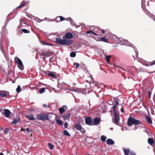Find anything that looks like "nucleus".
<instances>
[{
	"instance_id": "obj_1",
	"label": "nucleus",
	"mask_w": 155,
	"mask_h": 155,
	"mask_svg": "<svg viewBox=\"0 0 155 155\" xmlns=\"http://www.w3.org/2000/svg\"><path fill=\"white\" fill-rule=\"evenodd\" d=\"M73 38L72 34L69 32H67L65 35L63 37V39L60 38H58L56 39L55 42L56 43L61 45H67L69 46L74 42L73 40L70 39Z\"/></svg>"
},
{
	"instance_id": "obj_2",
	"label": "nucleus",
	"mask_w": 155,
	"mask_h": 155,
	"mask_svg": "<svg viewBox=\"0 0 155 155\" xmlns=\"http://www.w3.org/2000/svg\"><path fill=\"white\" fill-rule=\"evenodd\" d=\"M127 124L129 126H130L133 124L136 125L141 124V123L139 120L130 117L128 119Z\"/></svg>"
},
{
	"instance_id": "obj_3",
	"label": "nucleus",
	"mask_w": 155,
	"mask_h": 155,
	"mask_svg": "<svg viewBox=\"0 0 155 155\" xmlns=\"http://www.w3.org/2000/svg\"><path fill=\"white\" fill-rule=\"evenodd\" d=\"M50 118V116L45 113L38 114L37 116V119L39 120H49Z\"/></svg>"
},
{
	"instance_id": "obj_4",
	"label": "nucleus",
	"mask_w": 155,
	"mask_h": 155,
	"mask_svg": "<svg viewBox=\"0 0 155 155\" xmlns=\"http://www.w3.org/2000/svg\"><path fill=\"white\" fill-rule=\"evenodd\" d=\"M14 60L19 68L21 70H23L24 66L21 60L18 57H16L15 58Z\"/></svg>"
},
{
	"instance_id": "obj_5",
	"label": "nucleus",
	"mask_w": 155,
	"mask_h": 155,
	"mask_svg": "<svg viewBox=\"0 0 155 155\" xmlns=\"http://www.w3.org/2000/svg\"><path fill=\"white\" fill-rule=\"evenodd\" d=\"M39 54L40 56H43L42 58V59L44 60H45L46 57L51 56L50 52H48V51H43L41 53H39Z\"/></svg>"
},
{
	"instance_id": "obj_6",
	"label": "nucleus",
	"mask_w": 155,
	"mask_h": 155,
	"mask_svg": "<svg viewBox=\"0 0 155 155\" xmlns=\"http://www.w3.org/2000/svg\"><path fill=\"white\" fill-rule=\"evenodd\" d=\"M75 127L78 130L80 131L81 132L84 133L86 132L85 130L79 124H75Z\"/></svg>"
},
{
	"instance_id": "obj_7",
	"label": "nucleus",
	"mask_w": 155,
	"mask_h": 155,
	"mask_svg": "<svg viewBox=\"0 0 155 155\" xmlns=\"http://www.w3.org/2000/svg\"><path fill=\"white\" fill-rule=\"evenodd\" d=\"M94 124L93 125H99L100 122L101 120L98 117H95L93 119Z\"/></svg>"
},
{
	"instance_id": "obj_8",
	"label": "nucleus",
	"mask_w": 155,
	"mask_h": 155,
	"mask_svg": "<svg viewBox=\"0 0 155 155\" xmlns=\"http://www.w3.org/2000/svg\"><path fill=\"white\" fill-rule=\"evenodd\" d=\"M8 92L5 91H0V97H6L9 94Z\"/></svg>"
},
{
	"instance_id": "obj_9",
	"label": "nucleus",
	"mask_w": 155,
	"mask_h": 155,
	"mask_svg": "<svg viewBox=\"0 0 155 155\" xmlns=\"http://www.w3.org/2000/svg\"><path fill=\"white\" fill-rule=\"evenodd\" d=\"M28 3V2L25 1V0L21 3V5L16 8V9H18L21 8H23L26 6Z\"/></svg>"
},
{
	"instance_id": "obj_10",
	"label": "nucleus",
	"mask_w": 155,
	"mask_h": 155,
	"mask_svg": "<svg viewBox=\"0 0 155 155\" xmlns=\"http://www.w3.org/2000/svg\"><path fill=\"white\" fill-rule=\"evenodd\" d=\"M71 115V114L70 113H68L65 115H63L61 117L64 120H68L69 121L70 119Z\"/></svg>"
},
{
	"instance_id": "obj_11",
	"label": "nucleus",
	"mask_w": 155,
	"mask_h": 155,
	"mask_svg": "<svg viewBox=\"0 0 155 155\" xmlns=\"http://www.w3.org/2000/svg\"><path fill=\"white\" fill-rule=\"evenodd\" d=\"M66 108H67V107L66 105H63L62 107L59 108V110L60 114H62L63 113L65 112Z\"/></svg>"
},
{
	"instance_id": "obj_12",
	"label": "nucleus",
	"mask_w": 155,
	"mask_h": 155,
	"mask_svg": "<svg viewBox=\"0 0 155 155\" xmlns=\"http://www.w3.org/2000/svg\"><path fill=\"white\" fill-rule=\"evenodd\" d=\"M92 119L90 117H87L85 119V122L86 123L90 125H91V123L92 122Z\"/></svg>"
},
{
	"instance_id": "obj_13",
	"label": "nucleus",
	"mask_w": 155,
	"mask_h": 155,
	"mask_svg": "<svg viewBox=\"0 0 155 155\" xmlns=\"http://www.w3.org/2000/svg\"><path fill=\"white\" fill-rule=\"evenodd\" d=\"M115 120L114 123L116 124H118L119 119V115L117 114H114Z\"/></svg>"
},
{
	"instance_id": "obj_14",
	"label": "nucleus",
	"mask_w": 155,
	"mask_h": 155,
	"mask_svg": "<svg viewBox=\"0 0 155 155\" xmlns=\"http://www.w3.org/2000/svg\"><path fill=\"white\" fill-rule=\"evenodd\" d=\"M5 116L6 117H8L10 115L11 112L10 110L7 109H5L4 110Z\"/></svg>"
},
{
	"instance_id": "obj_15",
	"label": "nucleus",
	"mask_w": 155,
	"mask_h": 155,
	"mask_svg": "<svg viewBox=\"0 0 155 155\" xmlns=\"http://www.w3.org/2000/svg\"><path fill=\"white\" fill-rule=\"evenodd\" d=\"M145 119L147 121V122L150 124L152 123V121L151 118L148 116L145 115Z\"/></svg>"
},
{
	"instance_id": "obj_16",
	"label": "nucleus",
	"mask_w": 155,
	"mask_h": 155,
	"mask_svg": "<svg viewBox=\"0 0 155 155\" xmlns=\"http://www.w3.org/2000/svg\"><path fill=\"white\" fill-rule=\"evenodd\" d=\"M106 142L108 144L112 145L114 144V141L110 139H108L106 140Z\"/></svg>"
},
{
	"instance_id": "obj_17",
	"label": "nucleus",
	"mask_w": 155,
	"mask_h": 155,
	"mask_svg": "<svg viewBox=\"0 0 155 155\" xmlns=\"http://www.w3.org/2000/svg\"><path fill=\"white\" fill-rule=\"evenodd\" d=\"M99 41H103L105 42L108 43V40L107 39H106L105 37H103L99 39Z\"/></svg>"
},
{
	"instance_id": "obj_18",
	"label": "nucleus",
	"mask_w": 155,
	"mask_h": 155,
	"mask_svg": "<svg viewBox=\"0 0 155 155\" xmlns=\"http://www.w3.org/2000/svg\"><path fill=\"white\" fill-rule=\"evenodd\" d=\"M124 151L125 155H128L130 152V149L129 148L124 149Z\"/></svg>"
},
{
	"instance_id": "obj_19",
	"label": "nucleus",
	"mask_w": 155,
	"mask_h": 155,
	"mask_svg": "<svg viewBox=\"0 0 155 155\" xmlns=\"http://www.w3.org/2000/svg\"><path fill=\"white\" fill-rule=\"evenodd\" d=\"M148 142L149 144L152 145L154 143V140L152 138H150L148 139Z\"/></svg>"
},
{
	"instance_id": "obj_20",
	"label": "nucleus",
	"mask_w": 155,
	"mask_h": 155,
	"mask_svg": "<svg viewBox=\"0 0 155 155\" xmlns=\"http://www.w3.org/2000/svg\"><path fill=\"white\" fill-rule=\"evenodd\" d=\"M91 33H92L93 35H96V36H97L99 35H98L97 34L95 33L94 32L92 31H90V30L88 31H87V32L86 33L87 34H89Z\"/></svg>"
},
{
	"instance_id": "obj_21",
	"label": "nucleus",
	"mask_w": 155,
	"mask_h": 155,
	"mask_svg": "<svg viewBox=\"0 0 155 155\" xmlns=\"http://www.w3.org/2000/svg\"><path fill=\"white\" fill-rule=\"evenodd\" d=\"M29 118V120H35V119L33 117V116L31 114H29L26 116Z\"/></svg>"
},
{
	"instance_id": "obj_22",
	"label": "nucleus",
	"mask_w": 155,
	"mask_h": 155,
	"mask_svg": "<svg viewBox=\"0 0 155 155\" xmlns=\"http://www.w3.org/2000/svg\"><path fill=\"white\" fill-rule=\"evenodd\" d=\"M63 134L67 136L68 137H70V134L66 130H65L64 131Z\"/></svg>"
},
{
	"instance_id": "obj_23",
	"label": "nucleus",
	"mask_w": 155,
	"mask_h": 155,
	"mask_svg": "<svg viewBox=\"0 0 155 155\" xmlns=\"http://www.w3.org/2000/svg\"><path fill=\"white\" fill-rule=\"evenodd\" d=\"M48 76L51 77L53 78H55L56 77V75L52 73H49L48 74Z\"/></svg>"
},
{
	"instance_id": "obj_24",
	"label": "nucleus",
	"mask_w": 155,
	"mask_h": 155,
	"mask_svg": "<svg viewBox=\"0 0 155 155\" xmlns=\"http://www.w3.org/2000/svg\"><path fill=\"white\" fill-rule=\"evenodd\" d=\"M111 55L106 56L105 57L106 60L107 62H110V58Z\"/></svg>"
},
{
	"instance_id": "obj_25",
	"label": "nucleus",
	"mask_w": 155,
	"mask_h": 155,
	"mask_svg": "<svg viewBox=\"0 0 155 155\" xmlns=\"http://www.w3.org/2000/svg\"><path fill=\"white\" fill-rule=\"evenodd\" d=\"M107 137L104 135H102L101 137V140L102 141L104 142L105 141Z\"/></svg>"
},
{
	"instance_id": "obj_26",
	"label": "nucleus",
	"mask_w": 155,
	"mask_h": 155,
	"mask_svg": "<svg viewBox=\"0 0 155 155\" xmlns=\"http://www.w3.org/2000/svg\"><path fill=\"white\" fill-rule=\"evenodd\" d=\"M45 89L44 87H42L39 89V92L41 94H42L45 92Z\"/></svg>"
},
{
	"instance_id": "obj_27",
	"label": "nucleus",
	"mask_w": 155,
	"mask_h": 155,
	"mask_svg": "<svg viewBox=\"0 0 155 155\" xmlns=\"http://www.w3.org/2000/svg\"><path fill=\"white\" fill-rule=\"evenodd\" d=\"M48 145L49 146V148L51 150H53L54 147L53 145L51 143H48Z\"/></svg>"
},
{
	"instance_id": "obj_28",
	"label": "nucleus",
	"mask_w": 155,
	"mask_h": 155,
	"mask_svg": "<svg viewBox=\"0 0 155 155\" xmlns=\"http://www.w3.org/2000/svg\"><path fill=\"white\" fill-rule=\"evenodd\" d=\"M56 121L57 123L59 125H62L63 124V122L61 120H58L56 119Z\"/></svg>"
},
{
	"instance_id": "obj_29",
	"label": "nucleus",
	"mask_w": 155,
	"mask_h": 155,
	"mask_svg": "<svg viewBox=\"0 0 155 155\" xmlns=\"http://www.w3.org/2000/svg\"><path fill=\"white\" fill-rule=\"evenodd\" d=\"M76 55V53L74 52H72L70 54V56L71 57H74Z\"/></svg>"
},
{
	"instance_id": "obj_30",
	"label": "nucleus",
	"mask_w": 155,
	"mask_h": 155,
	"mask_svg": "<svg viewBox=\"0 0 155 155\" xmlns=\"http://www.w3.org/2000/svg\"><path fill=\"white\" fill-rule=\"evenodd\" d=\"M16 91L18 93H19L21 91V87L20 85H18Z\"/></svg>"
},
{
	"instance_id": "obj_31",
	"label": "nucleus",
	"mask_w": 155,
	"mask_h": 155,
	"mask_svg": "<svg viewBox=\"0 0 155 155\" xmlns=\"http://www.w3.org/2000/svg\"><path fill=\"white\" fill-rule=\"evenodd\" d=\"M154 64H155V60L153 61H152L151 62H149V64H147V66H149L150 65L151 66V65H154Z\"/></svg>"
},
{
	"instance_id": "obj_32",
	"label": "nucleus",
	"mask_w": 155,
	"mask_h": 155,
	"mask_svg": "<svg viewBox=\"0 0 155 155\" xmlns=\"http://www.w3.org/2000/svg\"><path fill=\"white\" fill-rule=\"evenodd\" d=\"M41 44L43 45H51V44L49 43H48L46 42L45 41H42L41 42Z\"/></svg>"
},
{
	"instance_id": "obj_33",
	"label": "nucleus",
	"mask_w": 155,
	"mask_h": 155,
	"mask_svg": "<svg viewBox=\"0 0 155 155\" xmlns=\"http://www.w3.org/2000/svg\"><path fill=\"white\" fill-rule=\"evenodd\" d=\"M21 30L22 32H24L25 33H28L30 32V31H29L26 29H21Z\"/></svg>"
},
{
	"instance_id": "obj_34",
	"label": "nucleus",
	"mask_w": 155,
	"mask_h": 155,
	"mask_svg": "<svg viewBox=\"0 0 155 155\" xmlns=\"http://www.w3.org/2000/svg\"><path fill=\"white\" fill-rule=\"evenodd\" d=\"M60 18V21H63L65 19V18H64L63 17H62L61 16L57 17L56 18L57 19L58 18Z\"/></svg>"
},
{
	"instance_id": "obj_35",
	"label": "nucleus",
	"mask_w": 155,
	"mask_h": 155,
	"mask_svg": "<svg viewBox=\"0 0 155 155\" xmlns=\"http://www.w3.org/2000/svg\"><path fill=\"white\" fill-rule=\"evenodd\" d=\"M10 128H9L6 129L4 131V132L6 134H7L9 131Z\"/></svg>"
},
{
	"instance_id": "obj_36",
	"label": "nucleus",
	"mask_w": 155,
	"mask_h": 155,
	"mask_svg": "<svg viewBox=\"0 0 155 155\" xmlns=\"http://www.w3.org/2000/svg\"><path fill=\"white\" fill-rule=\"evenodd\" d=\"M116 105H114L111 108L113 109L114 111V113L117 114L116 112Z\"/></svg>"
},
{
	"instance_id": "obj_37",
	"label": "nucleus",
	"mask_w": 155,
	"mask_h": 155,
	"mask_svg": "<svg viewBox=\"0 0 155 155\" xmlns=\"http://www.w3.org/2000/svg\"><path fill=\"white\" fill-rule=\"evenodd\" d=\"M118 98L117 99V98H116L115 99H114V101L115 103V105H116H116H118L119 104V102L118 101Z\"/></svg>"
},
{
	"instance_id": "obj_38",
	"label": "nucleus",
	"mask_w": 155,
	"mask_h": 155,
	"mask_svg": "<svg viewBox=\"0 0 155 155\" xmlns=\"http://www.w3.org/2000/svg\"><path fill=\"white\" fill-rule=\"evenodd\" d=\"M74 64L75 65L76 68H78L80 66V64L78 63H75Z\"/></svg>"
},
{
	"instance_id": "obj_39",
	"label": "nucleus",
	"mask_w": 155,
	"mask_h": 155,
	"mask_svg": "<svg viewBox=\"0 0 155 155\" xmlns=\"http://www.w3.org/2000/svg\"><path fill=\"white\" fill-rule=\"evenodd\" d=\"M17 123V121L16 119H15V120H14V121L12 122V123L13 124H16Z\"/></svg>"
},
{
	"instance_id": "obj_40",
	"label": "nucleus",
	"mask_w": 155,
	"mask_h": 155,
	"mask_svg": "<svg viewBox=\"0 0 155 155\" xmlns=\"http://www.w3.org/2000/svg\"><path fill=\"white\" fill-rule=\"evenodd\" d=\"M151 94V92L150 91H148V94L149 98H150V97Z\"/></svg>"
},
{
	"instance_id": "obj_41",
	"label": "nucleus",
	"mask_w": 155,
	"mask_h": 155,
	"mask_svg": "<svg viewBox=\"0 0 155 155\" xmlns=\"http://www.w3.org/2000/svg\"><path fill=\"white\" fill-rule=\"evenodd\" d=\"M68 126V124L67 122H65L64 124V127L65 128H67Z\"/></svg>"
},
{
	"instance_id": "obj_42",
	"label": "nucleus",
	"mask_w": 155,
	"mask_h": 155,
	"mask_svg": "<svg viewBox=\"0 0 155 155\" xmlns=\"http://www.w3.org/2000/svg\"><path fill=\"white\" fill-rule=\"evenodd\" d=\"M130 155H136L135 153L133 152H130Z\"/></svg>"
},
{
	"instance_id": "obj_43",
	"label": "nucleus",
	"mask_w": 155,
	"mask_h": 155,
	"mask_svg": "<svg viewBox=\"0 0 155 155\" xmlns=\"http://www.w3.org/2000/svg\"><path fill=\"white\" fill-rule=\"evenodd\" d=\"M43 106L44 107H49V105H47L46 104H43Z\"/></svg>"
},
{
	"instance_id": "obj_44",
	"label": "nucleus",
	"mask_w": 155,
	"mask_h": 155,
	"mask_svg": "<svg viewBox=\"0 0 155 155\" xmlns=\"http://www.w3.org/2000/svg\"><path fill=\"white\" fill-rule=\"evenodd\" d=\"M120 111L122 112H124V108L122 107Z\"/></svg>"
},
{
	"instance_id": "obj_45",
	"label": "nucleus",
	"mask_w": 155,
	"mask_h": 155,
	"mask_svg": "<svg viewBox=\"0 0 155 155\" xmlns=\"http://www.w3.org/2000/svg\"><path fill=\"white\" fill-rule=\"evenodd\" d=\"M101 31H102V33L103 34H104L105 32V31H104V30H103V29H101Z\"/></svg>"
},
{
	"instance_id": "obj_46",
	"label": "nucleus",
	"mask_w": 155,
	"mask_h": 155,
	"mask_svg": "<svg viewBox=\"0 0 155 155\" xmlns=\"http://www.w3.org/2000/svg\"><path fill=\"white\" fill-rule=\"evenodd\" d=\"M26 130H27V131L28 132V133H29L30 132V131H29V129L28 128H27V129H26Z\"/></svg>"
},
{
	"instance_id": "obj_47",
	"label": "nucleus",
	"mask_w": 155,
	"mask_h": 155,
	"mask_svg": "<svg viewBox=\"0 0 155 155\" xmlns=\"http://www.w3.org/2000/svg\"><path fill=\"white\" fill-rule=\"evenodd\" d=\"M25 130L24 129H23L22 128H21V131H23V130Z\"/></svg>"
},
{
	"instance_id": "obj_48",
	"label": "nucleus",
	"mask_w": 155,
	"mask_h": 155,
	"mask_svg": "<svg viewBox=\"0 0 155 155\" xmlns=\"http://www.w3.org/2000/svg\"><path fill=\"white\" fill-rule=\"evenodd\" d=\"M155 72V71H154L153 72H149L148 73H149V74H151L153 72Z\"/></svg>"
},
{
	"instance_id": "obj_49",
	"label": "nucleus",
	"mask_w": 155,
	"mask_h": 155,
	"mask_svg": "<svg viewBox=\"0 0 155 155\" xmlns=\"http://www.w3.org/2000/svg\"><path fill=\"white\" fill-rule=\"evenodd\" d=\"M0 155H4V154L2 153H0Z\"/></svg>"
},
{
	"instance_id": "obj_50",
	"label": "nucleus",
	"mask_w": 155,
	"mask_h": 155,
	"mask_svg": "<svg viewBox=\"0 0 155 155\" xmlns=\"http://www.w3.org/2000/svg\"><path fill=\"white\" fill-rule=\"evenodd\" d=\"M76 37L77 38H78V35H77V36H76Z\"/></svg>"
}]
</instances>
